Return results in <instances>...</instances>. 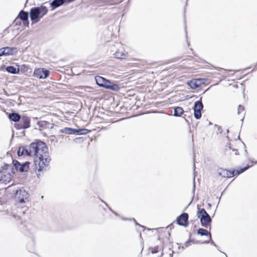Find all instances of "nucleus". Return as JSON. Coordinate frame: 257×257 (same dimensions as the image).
I'll return each instance as SVG.
<instances>
[{
    "mask_svg": "<svg viewBox=\"0 0 257 257\" xmlns=\"http://www.w3.org/2000/svg\"><path fill=\"white\" fill-rule=\"evenodd\" d=\"M197 216L200 219L201 226L206 228H209L210 230L212 219L205 209L203 208H198Z\"/></svg>",
    "mask_w": 257,
    "mask_h": 257,
    "instance_id": "obj_3",
    "label": "nucleus"
},
{
    "mask_svg": "<svg viewBox=\"0 0 257 257\" xmlns=\"http://www.w3.org/2000/svg\"><path fill=\"white\" fill-rule=\"evenodd\" d=\"M202 99V97H201L199 100L195 101L193 107L194 116L196 119H199L202 116L201 111L204 107Z\"/></svg>",
    "mask_w": 257,
    "mask_h": 257,
    "instance_id": "obj_8",
    "label": "nucleus"
},
{
    "mask_svg": "<svg viewBox=\"0 0 257 257\" xmlns=\"http://www.w3.org/2000/svg\"><path fill=\"white\" fill-rule=\"evenodd\" d=\"M217 173L219 176L226 178H229L228 170L219 168L217 170Z\"/></svg>",
    "mask_w": 257,
    "mask_h": 257,
    "instance_id": "obj_21",
    "label": "nucleus"
},
{
    "mask_svg": "<svg viewBox=\"0 0 257 257\" xmlns=\"http://www.w3.org/2000/svg\"><path fill=\"white\" fill-rule=\"evenodd\" d=\"M5 53L3 52V48H0V57L4 56Z\"/></svg>",
    "mask_w": 257,
    "mask_h": 257,
    "instance_id": "obj_46",
    "label": "nucleus"
},
{
    "mask_svg": "<svg viewBox=\"0 0 257 257\" xmlns=\"http://www.w3.org/2000/svg\"><path fill=\"white\" fill-rule=\"evenodd\" d=\"M203 243L202 241L195 239L194 244Z\"/></svg>",
    "mask_w": 257,
    "mask_h": 257,
    "instance_id": "obj_48",
    "label": "nucleus"
},
{
    "mask_svg": "<svg viewBox=\"0 0 257 257\" xmlns=\"http://www.w3.org/2000/svg\"><path fill=\"white\" fill-rule=\"evenodd\" d=\"M30 162L26 161L25 162L21 163L20 167H19V172L21 173L28 172L29 170V166Z\"/></svg>",
    "mask_w": 257,
    "mask_h": 257,
    "instance_id": "obj_20",
    "label": "nucleus"
},
{
    "mask_svg": "<svg viewBox=\"0 0 257 257\" xmlns=\"http://www.w3.org/2000/svg\"><path fill=\"white\" fill-rule=\"evenodd\" d=\"M6 70L9 73L12 74H18L20 69L14 66H8L6 67Z\"/></svg>",
    "mask_w": 257,
    "mask_h": 257,
    "instance_id": "obj_22",
    "label": "nucleus"
},
{
    "mask_svg": "<svg viewBox=\"0 0 257 257\" xmlns=\"http://www.w3.org/2000/svg\"><path fill=\"white\" fill-rule=\"evenodd\" d=\"M13 174L7 171H0V182L7 184L11 181Z\"/></svg>",
    "mask_w": 257,
    "mask_h": 257,
    "instance_id": "obj_11",
    "label": "nucleus"
},
{
    "mask_svg": "<svg viewBox=\"0 0 257 257\" xmlns=\"http://www.w3.org/2000/svg\"><path fill=\"white\" fill-rule=\"evenodd\" d=\"M17 155L19 157L22 156H31V151L30 149V146H21L19 148V150L17 151Z\"/></svg>",
    "mask_w": 257,
    "mask_h": 257,
    "instance_id": "obj_13",
    "label": "nucleus"
},
{
    "mask_svg": "<svg viewBox=\"0 0 257 257\" xmlns=\"http://www.w3.org/2000/svg\"><path fill=\"white\" fill-rule=\"evenodd\" d=\"M122 219L123 220H128V219H129V220H131V219H127V218H122Z\"/></svg>",
    "mask_w": 257,
    "mask_h": 257,
    "instance_id": "obj_60",
    "label": "nucleus"
},
{
    "mask_svg": "<svg viewBox=\"0 0 257 257\" xmlns=\"http://www.w3.org/2000/svg\"><path fill=\"white\" fill-rule=\"evenodd\" d=\"M189 241H190V242H192L194 244V241H195V239H192V238H189Z\"/></svg>",
    "mask_w": 257,
    "mask_h": 257,
    "instance_id": "obj_52",
    "label": "nucleus"
},
{
    "mask_svg": "<svg viewBox=\"0 0 257 257\" xmlns=\"http://www.w3.org/2000/svg\"><path fill=\"white\" fill-rule=\"evenodd\" d=\"M31 154L33 153L34 165L37 177L40 178V173L46 171L51 158L49 156V149L46 144L40 140H36L30 144Z\"/></svg>",
    "mask_w": 257,
    "mask_h": 257,
    "instance_id": "obj_1",
    "label": "nucleus"
},
{
    "mask_svg": "<svg viewBox=\"0 0 257 257\" xmlns=\"http://www.w3.org/2000/svg\"><path fill=\"white\" fill-rule=\"evenodd\" d=\"M168 240H169V250H172V248H173V245L172 244V242H171L170 241V237L171 236V234L169 232H168Z\"/></svg>",
    "mask_w": 257,
    "mask_h": 257,
    "instance_id": "obj_38",
    "label": "nucleus"
},
{
    "mask_svg": "<svg viewBox=\"0 0 257 257\" xmlns=\"http://www.w3.org/2000/svg\"><path fill=\"white\" fill-rule=\"evenodd\" d=\"M226 138L229 141V138L228 136H226Z\"/></svg>",
    "mask_w": 257,
    "mask_h": 257,
    "instance_id": "obj_64",
    "label": "nucleus"
},
{
    "mask_svg": "<svg viewBox=\"0 0 257 257\" xmlns=\"http://www.w3.org/2000/svg\"><path fill=\"white\" fill-rule=\"evenodd\" d=\"M236 169H232L230 170H228V173H229V178H231L234 177V176H237L236 173Z\"/></svg>",
    "mask_w": 257,
    "mask_h": 257,
    "instance_id": "obj_34",
    "label": "nucleus"
},
{
    "mask_svg": "<svg viewBox=\"0 0 257 257\" xmlns=\"http://www.w3.org/2000/svg\"><path fill=\"white\" fill-rule=\"evenodd\" d=\"M163 249H164V246L162 248V252L161 253V254L159 257H163V256L164 255Z\"/></svg>",
    "mask_w": 257,
    "mask_h": 257,
    "instance_id": "obj_55",
    "label": "nucleus"
},
{
    "mask_svg": "<svg viewBox=\"0 0 257 257\" xmlns=\"http://www.w3.org/2000/svg\"><path fill=\"white\" fill-rule=\"evenodd\" d=\"M220 251L221 252L223 253L224 254H225V256H226V257H227V255H226V254L225 253H224V252H222V251Z\"/></svg>",
    "mask_w": 257,
    "mask_h": 257,
    "instance_id": "obj_61",
    "label": "nucleus"
},
{
    "mask_svg": "<svg viewBox=\"0 0 257 257\" xmlns=\"http://www.w3.org/2000/svg\"><path fill=\"white\" fill-rule=\"evenodd\" d=\"M37 124L39 126V130L40 131L46 128L51 129L53 127L54 125L53 123L45 120L38 121Z\"/></svg>",
    "mask_w": 257,
    "mask_h": 257,
    "instance_id": "obj_14",
    "label": "nucleus"
},
{
    "mask_svg": "<svg viewBox=\"0 0 257 257\" xmlns=\"http://www.w3.org/2000/svg\"><path fill=\"white\" fill-rule=\"evenodd\" d=\"M215 126L217 127L218 131L220 134H221L222 133V129L221 126L215 124Z\"/></svg>",
    "mask_w": 257,
    "mask_h": 257,
    "instance_id": "obj_43",
    "label": "nucleus"
},
{
    "mask_svg": "<svg viewBox=\"0 0 257 257\" xmlns=\"http://www.w3.org/2000/svg\"><path fill=\"white\" fill-rule=\"evenodd\" d=\"M44 11H40V14H39V15H38V18H39V20L37 21V23H38V22L41 20V19L42 18H43V17L44 16H45V15L47 14V13H48V10L46 6H44Z\"/></svg>",
    "mask_w": 257,
    "mask_h": 257,
    "instance_id": "obj_26",
    "label": "nucleus"
},
{
    "mask_svg": "<svg viewBox=\"0 0 257 257\" xmlns=\"http://www.w3.org/2000/svg\"><path fill=\"white\" fill-rule=\"evenodd\" d=\"M202 243H204V244H208V243H210L211 245L214 246L215 247L217 248V249L220 251V250L219 249V247L218 246H217L216 245V244L213 241V240L212 239V238H211V235H210V236H209V239L208 240H205V241H202Z\"/></svg>",
    "mask_w": 257,
    "mask_h": 257,
    "instance_id": "obj_29",
    "label": "nucleus"
},
{
    "mask_svg": "<svg viewBox=\"0 0 257 257\" xmlns=\"http://www.w3.org/2000/svg\"><path fill=\"white\" fill-rule=\"evenodd\" d=\"M4 56H10L16 55L18 53V49L14 47H3Z\"/></svg>",
    "mask_w": 257,
    "mask_h": 257,
    "instance_id": "obj_15",
    "label": "nucleus"
},
{
    "mask_svg": "<svg viewBox=\"0 0 257 257\" xmlns=\"http://www.w3.org/2000/svg\"><path fill=\"white\" fill-rule=\"evenodd\" d=\"M27 248L30 252H34L35 251V243L33 238H31V242L27 245Z\"/></svg>",
    "mask_w": 257,
    "mask_h": 257,
    "instance_id": "obj_24",
    "label": "nucleus"
},
{
    "mask_svg": "<svg viewBox=\"0 0 257 257\" xmlns=\"http://www.w3.org/2000/svg\"><path fill=\"white\" fill-rule=\"evenodd\" d=\"M50 5L51 8V11H53L61 6L63 5V3L61 0H53L50 3Z\"/></svg>",
    "mask_w": 257,
    "mask_h": 257,
    "instance_id": "obj_19",
    "label": "nucleus"
},
{
    "mask_svg": "<svg viewBox=\"0 0 257 257\" xmlns=\"http://www.w3.org/2000/svg\"><path fill=\"white\" fill-rule=\"evenodd\" d=\"M190 241L189 239H188L184 243V245L186 247H188L189 245H190Z\"/></svg>",
    "mask_w": 257,
    "mask_h": 257,
    "instance_id": "obj_45",
    "label": "nucleus"
},
{
    "mask_svg": "<svg viewBox=\"0 0 257 257\" xmlns=\"http://www.w3.org/2000/svg\"><path fill=\"white\" fill-rule=\"evenodd\" d=\"M95 80L96 84L100 87L114 91H118L120 89L118 84L103 77L97 75L95 77Z\"/></svg>",
    "mask_w": 257,
    "mask_h": 257,
    "instance_id": "obj_2",
    "label": "nucleus"
},
{
    "mask_svg": "<svg viewBox=\"0 0 257 257\" xmlns=\"http://www.w3.org/2000/svg\"><path fill=\"white\" fill-rule=\"evenodd\" d=\"M177 244L179 245V247H178V248L179 249H184V246H181L180 245H181V243H177Z\"/></svg>",
    "mask_w": 257,
    "mask_h": 257,
    "instance_id": "obj_50",
    "label": "nucleus"
},
{
    "mask_svg": "<svg viewBox=\"0 0 257 257\" xmlns=\"http://www.w3.org/2000/svg\"><path fill=\"white\" fill-rule=\"evenodd\" d=\"M44 4L39 7H33L30 9L29 16L32 22V24H36L39 20L38 15L40 14V11H44Z\"/></svg>",
    "mask_w": 257,
    "mask_h": 257,
    "instance_id": "obj_7",
    "label": "nucleus"
},
{
    "mask_svg": "<svg viewBox=\"0 0 257 257\" xmlns=\"http://www.w3.org/2000/svg\"><path fill=\"white\" fill-rule=\"evenodd\" d=\"M12 186H13V185H10V186H9L8 187V188H7L8 189V188H9L11 187Z\"/></svg>",
    "mask_w": 257,
    "mask_h": 257,
    "instance_id": "obj_63",
    "label": "nucleus"
},
{
    "mask_svg": "<svg viewBox=\"0 0 257 257\" xmlns=\"http://www.w3.org/2000/svg\"><path fill=\"white\" fill-rule=\"evenodd\" d=\"M29 13L28 12L24 11V10L20 11L19 13L18 17L22 21L25 27H29Z\"/></svg>",
    "mask_w": 257,
    "mask_h": 257,
    "instance_id": "obj_12",
    "label": "nucleus"
},
{
    "mask_svg": "<svg viewBox=\"0 0 257 257\" xmlns=\"http://www.w3.org/2000/svg\"><path fill=\"white\" fill-rule=\"evenodd\" d=\"M187 84L188 86H189L191 89H196L198 87H200V83H199V81L197 79H193L192 80H189Z\"/></svg>",
    "mask_w": 257,
    "mask_h": 257,
    "instance_id": "obj_17",
    "label": "nucleus"
},
{
    "mask_svg": "<svg viewBox=\"0 0 257 257\" xmlns=\"http://www.w3.org/2000/svg\"><path fill=\"white\" fill-rule=\"evenodd\" d=\"M93 4L95 5L98 7H101L105 6L107 3L106 0H92Z\"/></svg>",
    "mask_w": 257,
    "mask_h": 257,
    "instance_id": "obj_25",
    "label": "nucleus"
},
{
    "mask_svg": "<svg viewBox=\"0 0 257 257\" xmlns=\"http://www.w3.org/2000/svg\"><path fill=\"white\" fill-rule=\"evenodd\" d=\"M158 248H159V246L157 245V246H155L154 247H150L149 249H151V252L153 254H155V253L158 252V251H159Z\"/></svg>",
    "mask_w": 257,
    "mask_h": 257,
    "instance_id": "obj_35",
    "label": "nucleus"
},
{
    "mask_svg": "<svg viewBox=\"0 0 257 257\" xmlns=\"http://www.w3.org/2000/svg\"><path fill=\"white\" fill-rule=\"evenodd\" d=\"M18 68L20 69V71L22 72H25L28 71L29 66L26 64H22L21 65H17Z\"/></svg>",
    "mask_w": 257,
    "mask_h": 257,
    "instance_id": "obj_32",
    "label": "nucleus"
},
{
    "mask_svg": "<svg viewBox=\"0 0 257 257\" xmlns=\"http://www.w3.org/2000/svg\"><path fill=\"white\" fill-rule=\"evenodd\" d=\"M8 118L11 121L18 123L21 118V115L17 112H12L9 113Z\"/></svg>",
    "mask_w": 257,
    "mask_h": 257,
    "instance_id": "obj_16",
    "label": "nucleus"
},
{
    "mask_svg": "<svg viewBox=\"0 0 257 257\" xmlns=\"http://www.w3.org/2000/svg\"><path fill=\"white\" fill-rule=\"evenodd\" d=\"M257 69V63L255 64V65L254 66V68L252 69V71H253Z\"/></svg>",
    "mask_w": 257,
    "mask_h": 257,
    "instance_id": "obj_53",
    "label": "nucleus"
},
{
    "mask_svg": "<svg viewBox=\"0 0 257 257\" xmlns=\"http://www.w3.org/2000/svg\"><path fill=\"white\" fill-rule=\"evenodd\" d=\"M50 75V71L44 68L35 69L34 73V77L38 79H46Z\"/></svg>",
    "mask_w": 257,
    "mask_h": 257,
    "instance_id": "obj_9",
    "label": "nucleus"
},
{
    "mask_svg": "<svg viewBox=\"0 0 257 257\" xmlns=\"http://www.w3.org/2000/svg\"><path fill=\"white\" fill-rule=\"evenodd\" d=\"M25 131H23L21 133V134H22V135H25Z\"/></svg>",
    "mask_w": 257,
    "mask_h": 257,
    "instance_id": "obj_62",
    "label": "nucleus"
},
{
    "mask_svg": "<svg viewBox=\"0 0 257 257\" xmlns=\"http://www.w3.org/2000/svg\"><path fill=\"white\" fill-rule=\"evenodd\" d=\"M15 127L17 130L27 129L31 126V119L30 117L26 115H22L20 120L18 123H15L14 124Z\"/></svg>",
    "mask_w": 257,
    "mask_h": 257,
    "instance_id": "obj_6",
    "label": "nucleus"
},
{
    "mask_svg": "<svg viewBox=\"0 0 257 257\" xmlns=\"http://www.w3.org/2000/svg\"><path fill=\"white\" fill-rule=\"evenodd\" d=\"M126 54L124 52H116L114 54V57L118 59H122L124 57L126 56Z\"/></svg>",
    "mask_w": 257,
    "mask_h": 257,
    "instance_id": "obj_30",
    "label": "nucleus"
},
{
    "mask_svg": "<svg viewBox=\"0 0 257 257\" xmlns=\"http://www.w3.org/2000/svg\"><path fill=\"white\" fill-rule=\"evenodd\" d=\"M139 237H140V238L142 240H143V238H142V237L141 233H140Z\"/></svg>",
    "mask_w": 257,
    "mask_h": 257,
    "instance_id": "obj_58",
    "label": "nucleus"
},
{
    "mask_svg": "<svg viewBox=\"0 0 257 257\" xmlns=\"http://www.w3.org/2000/svg\"><path fill=\"white\" fill-rule=\"evenodd\" d=\"M133 220H134V221L135 222V224H136V225H138V226H139L140 227L143 228V231H144L145 229H147L146 227H145V226L142 225L140 224L139 223H138L137 222V221H136V220L135 218H133ZM147 229H148V230H151V229H150V228H147Z\"/></svg>",
    "mask_w": 257,
    "mask_h": 257,
    "instance_id": "obj_37",
    "label": "nucleus"
},
{
    "mask_svg": "<svg viewBox=\"0 0 257 257\" xmlns=\"http://www.w3.org/2000/svg\"><path fill=\"white\" fill-rule=\"evenodd\" d=\"M232 150L233 151H234V152H235V154L236 155H238L239 154L238 152V150L237 149H232Z\"/></svg>",
    "mask_w": 257,
    "mask_h": 257,
    "instance_id": "obj_47",
    "label": "nucleus"
},
{
    "mask_svg": "<svg viewBox=\"0 0 257 257\" xmlns=\"http://www.w3.org/2000/svg\"><path fill=\"white\" fill-rule=\"evenodd\" d=\"M250 167V166H249V165H247L244 167H240V168H239L238 169H236L237 171H236V174H237V176L243 173L244 172H245L246 170H247Z\"/></svg>",
    "mask_w": 257,
    "mask_h": 257,
    "instance_id": "obj_27",
    "label": "nucleus"
},
{
    "mask_svg": "<svg viewBox=\"0 0 257 257\" xmlns=\"http://www.w3.org/2000/svg\"><path fill=\"white\" fill-rule=\"evenodd\" d=\"M207 206L208 208H210L211 207V204L210 203H208Z\"/></svg>",
    "mask_w": 257,
    "mask_h": 257,
    "instance_id": "obj_57",
    "label": "nucleus"
},
{
    "mask_svg": "<svg viewBox=\"0 0 257 257\" xmlns=\"http://www.w3.org/2000/svg\"><path fill=\"white\" fill-rule=\"evenodd\" d=\"M227 147H228V148H229V149H230V150H232V148H231V144H230V143H229H229H228L227 144Z\"/></svg>",
    "mask_w": 257,
    "mask_h": 257,
    "instance_id": "obj_51",
    "label": "nucleus"
},
{
    "mask_svg": "<svg viewBox=\"0 0 257 257\" xmlns=\"http://www.w3.org/2000/svg\"><path fill=\"white\" fill-rule=\"evenodd\" d=\"M250 167V166H249V165H247L244 167H240V168H239L238 169H236L237 171H236V174H237V176L243 173L244 172H245L246 170H247Z\"/></svg>",
    "mask_w": 257,
    "mask_h": 257,
    "instance_id": "obj_28",
    "label": "nucleus"
},
{
    "mask_svg": "<svg viewBox=\"0 0 257 257\" xmlns=\"http://www.w3.org/2000/svg\"><path fill=\"white\" fill-rule=\"evenodd\" d=\"M188 218V214L183 212L177 217L176 221L178 225L183 227H187L189 224Z\"/></svg>",
    "mask_w": 257,
    "mask_h": 257,
    "instance_id": "obj_10",
    "label": "nucleus"
},
{
    "mask_svg": "<svg viewBox=\"0 0 257 257\" xmlns=\"http://www.w3.org/2000/svg\"><path fill=\"white\" fill-rule=\"evenodd\" d=\"M173 109H174L173 116L175 117H180L184 113L183 108L180 106H174Z\"/></svg>",
    "mask_w": 257,
    "mask_h": 257,
    "instance_id": "obj_18",
    "label": "nucleus"
},
{
    "mask_svg": "<svg viewBox=\"0 0 257 257\" xmlns=\"http://www.w3.org/2000/svg\"><path fill=\"white\" fill-rule=\"evenodd\" d=\"M102 202L103 203H104V204L105 205V206H107V207L109 208V207L108 206V204H107L106 202H104V201H103V200H102Z\"/></svg>",
    "mask_w": 257,
    "mask_h": 257,
    "instance_id": "obj_56",
    "label": "nucleus"
},
{
    "mask_svg": "<svg viewBox=\"0 0 257 257\" xmlns=\"http://www.w3.org/2000/svg\"><path fill=\"white\" fill-rule=\"evenodd\" d=\"M175 253V252L173 250H172V253H170L169 257H173V254Z\"/></svg>",
    "mask_w": 257,
    "mask_h": 257,
    "instance_id": "obj_54",
    "label": "nucleus"
},
{
    "mask_svg": "<svg viewBox=\"0 0 257 257\" xmlns=\"http://www.w3.org/2000/svg\"><path fill=\"white\" fill-rule=\"evenodd\" d=\"M199 83H200V86L203 84H205L206 80L205 78H197Z\"/></svg>",
    "mask_w": 257,
    "mask_h": 257,
    "instance_id": "obj_40",
    "label": "nucleus"
},
{
    "mask_svg": "<svg viewBox=\"0 0 257 257\" xmlns=\"http://www.w3.org/2000/svg\"><path fill=\"white\" fill-rule=\"evenodd\" d=\"M14 197L16 201L20 203H25L28 201L30 194L23 188H21L15 191Z\"/></svg>",
    "mask_w": 257,
    "mask_h": 257,
    "instance_id": "obj_4",
    "label": "nucleus"
},
{
    "mask_svg": "<svg viewBox=\"0 0 257 257\" xmlns=\"http://www.w3.org/2000/svg\"><path fill=\"white\" fill-rule=\"evenodd\" d=\"M197 234L201 236H207L208 237L210 236L211 235L210 231H209L206 229L203 228H199L198 229Z\"/></svg>",
    "mask_w": 257,
    "mask_h": 257,
    "instance_id": "obj_23",
    "label": "nucleus"
},
{
    "mask_svg": "<svg viewBox=\"0 0 257 257\" xmlns=\"http://www.w3.org/2000/svg\"><path fill=\"white\" fill-rule=\"evenodd\" d=\"M21 20H20V19H19V18L17 17L15 19V20L13 22V23L16 26H21L22 24V22H21Z\"/></svg>",
    "mask_w": 257,
    "mask_h": 257,
    "instance_id": "obj_36",
    "label": "nucleus"
},
{
    "mask_svg": "<svg viewBox=\"0 0 257 257\" xmlns=\"http://www.w3.org/2000/svg\"><path fill=\"white\" fill-rule=\"evenodd\" d=\"M91 132V130L85 128H73L71 127H66L59 131V133L68 135H86Z\"/></svg>",
    "mask_w": 257,
    "mask_h": 257,
    "instance_id": "obj_5",
    "label": "nucleus"
},
{
    "mask_svg": "<svg viewBox=\"0 0 257 257\" xmlns=\"http://www.w3.org/2000/svg\"><path fill=\"white\" fill-rule=\"evenodd\" d=\"M109 209L110 210V211L113 213L116 216H118V214L117 213H116V212H115L114 210H113L110 207H109Z\"/></svg>",
    "mask_w": 257,
    "mask_h": 257,
    "instance_id": "obj_44",
    "label": "nucleus"
},
{
    "mask_svg": "<svg viewBox=\"0 0 257 257\" xmlns=\"http://www.w3.org/2000/svg\"><path fill=\"white\" fill-rule=\"evenodd\" d=\"M195 188H196V185H195V178H194V179H193V189H192V193L193 194V198L194 196V194H195Z\"/></svg>",
    "mask_w": 257,
    "mask_h": 257,
    "instance_id": "obj_41",
    "label": "nucleus"
},
{
    "mask_svg": "<svg viewBox=\"0 0 257 257\" xmlns=\"http://www.w3.org/2000/svg\"><path fill=\"white\" fill-rule=\"evenodd\" d=\"M12 164H13L12 166L13 167L14 166L17 171H19V168L21 166V163L19 162L18 160H17L16 159H14V160H13V161H12Z\"/></svg>",
    "mask_w": 257,
    "mask_h": 257,
    "instance_id": "obj_33",
    "label": "nucleus"
},
{
    "mask_svg": "<svg viewBox=\"0 0 257 257\" xmlns=\"http://www.w3.org/2000/svg\"><path fill=\"white\" fill-rule=\"evenodd\" d=\"M244 110V106L241 105H239V106L238 107V109H237L238 114H240L242 111H243Z\"/></svg>",
    "mask_w": 257,
    "mask_h": 257,
    "instance_id": "obj_39",
    "label": "nucleus"
},
{
    "mask_svg": "<svg viewBox=\"0 0 257 257\" xmlns=\"http://www.w3.org/2000/svg\"><path fill=\"white\" fill-rule=\"evenodd\" d=\"M63 3V5L68 4L75 1V0H61Z\"/></svg>",
    "mask_w": 257,
    "mask_h": 257,
    "instance_id": "obj_42",
    "label": "nucleus"
},
{
    "mask_svg": "<svg viewBox=\"0 0 257 257\" xmlns=\"http://www.w3.org/2000/svg\"><path fill=\"white\" fill-rule=\"evenodd\" d=\"M173 223L174 222H172L168 225V227H169L171 229L174 227Z\"/></svg>",
    "mask_w": 257,
    "mask_h": 257,
    "instance_id": "obj_49",
    "label": "nucleus"
},
{
    "mask_svg": "<svg viewBox=\"0 0 257 257\" xmlns=\"http://www.w3.org/2000/svg\"><path fill=\"white\" fill-rule=\"evenodd\" d=\"M1 168H2V170H0V171H2V172L6 171L8 169V168H10L12 171V173L13 174L14 173V172L13 171V167L11 165L8 164L7 163H5L4 165L3 166H2Z\"/></svg>",
    "mask_w": 257,
    "mask_h": 257,
    "instance_id": "obj_31",
    "label": "nucleus"
},
{
    "mask_svg": "<svg viewBox=\"0 0 257 257\" xmlns=\"http://www.w3.org/2000/svg\"><path fill=\"white\" fill-rule=\"evenodd\" d=\"M251 162H253L255 164H257V161H251Z\"/></svg>",
    "mask_w": 257,
    "mask_h": 257,
    "instance_id": "obj_59",
    "label": "nucleus"
}]
</instances>
